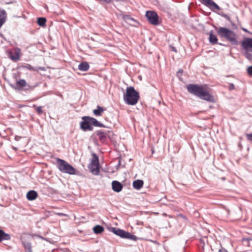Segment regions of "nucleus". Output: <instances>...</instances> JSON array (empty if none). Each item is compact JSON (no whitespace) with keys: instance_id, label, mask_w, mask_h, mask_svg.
Segmentation results:
<instances>
[{"instance_id":"obj_16","label":"nucleus","mask_w":252,"mask_h":252,"mask_svg":"<svg viewBox=\"0 0 252 252\" xmlns=\"http://www.w3.org/2000/svg\"><path fill=\"white\" fill-rule=\"evenodd\" d=\"M144 185V182L141 180H136L133 182V187L136 189L142 188Z\"/></svg>"},{"instance_id":"obj_28","label":"nucleus","mask_w":252,"mask_h":252,"mask_svg":"<svg viewBox=\"0 0 252 252\" xmlns=\"http://www.w3.org/2000/svg\"><path fill=\"white\" fill-rule=\"evenodd\" d=\"M246 137L248 141H252V133L247 134Z\"/></svg>"},{"instance_id":"obj_18","label":"nucleus","mask_w":252,"mask_h":252,"mask_svg":"<svg viewBox=\"0 0 252 252\" xmlns=\"http://www.w3.org/2000/svg\"><path fill=\"white\" fill-rule=\"evenodd\" d=\"M10 239V236L5 233L3 230L0 229V242L3 240H8Z\"/></svg>"},{"instance_id":"obj_1","label":"nucleus","mask_w":252,"mask_h":252,"mask_svg":"<svg viewBox=\"0 0 252 252\" xmlns=\"http://www.w3.org/2000/svg\"><path fill=\"white\" fill-rule=\"evenodd\" d=\"M187 89L189 93L209 102L214 101V96L211 94V89L206 84H189Z\"/></svg>"},{"instance_id":"obj_22","label":"nucleus","mask_w":252,"mask_h":252,"mask_svg":"<svg viewBox=\"0 0 252 252\" xmlns=\"http://www.w3.org/2000/svg\"><path fill=\"white\" fill-rule=\"evenodd\" d=\"M37 24L39 26L44 27L46 22V19L45 18H38L37 19Z\"/></svg>"},{"instance_id":"obj_10","label":"nucleus","mask_w":252,"mask_h":252,"mask_svg":"<svg viewBox=\"0 0 252 252\" xmlns=\"http://www.w3.org/2000/svg\"><path fill=\"white\" fill-rule=\"evenodd\" d=\"M21 56V51L19 48H16L14 49V52L10 54V58L14 62L18 61Z\"/></svg>"},{"instance_id":"obj_12","label":"nucleus","mask_w":252,"mask_h":252,"mask_svg":"<svg viewBox=\"0 0 252 252\" xmlns=\"http://www.w3.org/2000/svg\"><path fill=\"white\" fill-rule=\"evenodd\" d=\"M96 134L101 142L104 143L106 141L107 135L105 132L102 130H98L96 132Z\"/></svg>"},{"instance_id":"obj_15","label":"nucleus","mask_w":252,"mask_h":252,"mask_svg":"<svg viewBox=\"0 0 252 252\" xmlns=\"http://www.w3.org/2000/svg\"><path fill=\"white\" fill-rule=\"evenodd\" d=\"M37 193L34 190H31L28 192L27 194V198L29 200H33L37 197Z\"/></svg>"},{"instance_id":"obj_29","label":"nucleus","mask_w":252,"mask_h":252,"mask_svg":"<svg viewBox=\"0 0 252 252\" xmlns=\"http://www.w3.org/2000/svg\"><path fill=\"white\" fill-rule=\"evenodd\" d=\"M247 71L250 75H252V66L248 67L247 69Z\"/></svg>"},{"instance_id":"obj_6","label":"nucleus","mask_w":252,"mask_h":252,"mask_svg":"<svg viewBox=\"0 0 252 252\" xmlns=\"http://www.w3.org/2000/svg\"><path fill=\"white\" fill-rule=\"evenodd\" d=\"M242 48L245 50L244 56L245 57L251 61L252 60V54L250 52H252V38H246L241 42Z\"/></svg>"},{"instance_id":"obj_32","label":"nucleus","mask_w":252,"mask_h":252,"mask_svg":"<svg viewBox=\"0 0 252 252\" xmlns=\"http://www.w3.org/2000/svg\"><path fill=\"white\" fill-rule=\"evenodd\" d=\"M242 30L246 32H248V33H251L249 31H248L245 28H243L242 29Z\"/></svg>"},{"instance_id":"obj_3","label":"nucleus","mask_w":252,"mask_h":252,"mask_svg":"<svg viewBox=\"0 0 252 252\" xmlns=\"http://www.w3.org/2000/svg\"><path fill=\"white\" fill-rule=\"evenodd\" d=\"M218 35L224 38L234 45L238 44L237 35L232 31L223 27H220L217 29Z\"/></svg>"},{"instance_id":"obj_27","label":"nucleus","mask_w":252,"mask_h":252,"mask_svg":"<svg viewBox=\"0 0 252 252\" xmlns=\"http://www.w3.org/2000/svg\"><path fill=\"white\" fill-rule=\"evenodd\" d=\"M36 111L39 115L42 114L43 113L42 107L39 106V107H36Z\"/></svg>"},{"instance_id":"obj_21","label":"nucleus","mask_w":252,"mask_h":252,"mask_svg":"<svg viewBox=\"0 0 252 252\" xmlns=\"http://www.w3.org/2000/svg\"><path fill=\"white\" fill-rule=\"evenodd\" d=\"M104 228L99 225H96L93 228L94 232L96 234H100L104 231Z\"/></svg>"},{"instance_id":"obj_8","label":"nucleus","mask_w":252,"mask_h":252,"mask_svg":"<svg viewBox=\"0 0 252 252\" xmlns=\"http://www.w3.org/2000/svg\"><path fill=\"white\" fill-rule=\"evenodd\" d=\"M146 15L150 24L154 25H158L159 24L158 16L156 12L148 11L146 12Z\"/></svg>"},{"instance_id":"obj_17","label":"nucleus","mask_w":252,"mask_h":252,"mask_svg":"<svg viewBox=\"0 0 252 252\" xmlns=\"http://www.w3.org/2000/svg\"><path fill=\"white\" fill-rule=\"evenodd\" d=\"M105 110L104 108L100 106H97V108L93 110V113L95 116H101Z\"/></svg>"},{"instance_id":"obj_33","label":"nucleus","mask_w":252,"mask_h":252,"mask_svg":"<svg viewBox=\"0 0 252 252\" xmlns=\"http://www.w3.org/2000/svg\"><path fill=\"white\" fill-rule=\"evenodd\" d=\"M59 215H60V216H64L65 215L63 214V213H59Z\"/></svg>"},{"instance_id":"obj_23","label":"nucleus","mask_w":252,"mask_h":252,"mask_svg":"<svg viewBox=\"0 0 252 252\" xmlns=\"http://www.w3.org/2000/svg\"><path fill=\"white\" fill-rule=\"evenodd\" d=\"M23 244L28 252H32V246L30 243L23 242Z\"/></svg>"},{"instance_id":"obj_2","label":"nucleus","mask_w":252,"mask_h":252,"mask_svg":"<svg viewBox=\"0 0 252 252\" xmlns=\"http://www.w3.org/2000/svg\"><path fill=\"white\" fill-rule=\"evenodd\" d=\"M140 98L138 92L132 87H127L126 93L124 95V99L126 103L130 105H135Z\"/></svg>"},{"instance_id":"obj_20","label":"nucleus","mask_w":252,"mask_h":252,"mask_svg":"<svg viewBox=\"0 0 252 252\" xmlns=\"http://www.w3.org/2000/svg\"><path fill=\"white\" fill-rule=\"evenodd\" d=\"M209 41L212 44H216L218 43L217 36L213 33L212 32L209 34Z\"/></svg>"},{"instance_id":"obj_26","label":"nucleus","mask_w":252,"mask_h":252,"mask_svg":"<svg viewBox=\"0 0 252 252\" xmlns=\"http://www.w3.org/2000/svg\"><path fill=\"white\" fill-rule=\"evenodd\" d=\"M23 68H26L27 69H28L29 70L31 71H35L36 70L35 68H34L33 66H32L31 65L27 64L26 65L23 66Z\"/></svg>"},{"instance_id":"obj_5","label":"nucleus","mask_w":252,"mask_h":252,"mask_svg":"<svg viewBox=\"0 0 252 252\" xmlns=\"http://www.w3.org/2000/svg\"><path fill=\"white\" fill-rule=\"evenodd\" d=\"M56 161L57 167L61 172L69 175L76 174V169L66 161L59 158H57Z\"/></svg>"},{"instance_id":"obj_31","label":"nucleus","mask_w":252,"mask_h":252,"mask_svg":"<svg viewBox=\"0 0 252 252\" xmlns=\"http://www.w3.org/2000/svg\"><path fill=\"white\" fill-rule=\"evenodd\" d=\"M219 252H227V251L224 249H221L219 250Z\"/></svg>"},{"instance_id":"obj_7","label":"nucleus","mask_w":252,"mask_h":252,"mask_svg":"<svg viewBox=\"0 0 252 252\" xmlns=\"http://www.w3.org/2000/svg\"><path fill=\"white\" fill-rule=\"evenodd\" d=\"M98 158L95 155L93 157L91 163L89 164L88 168L91 172L94 175H98L99 172Z\"/></svg>"},{"instance_id":"obj_25","label":"nucleus","mask_w":252,"mask_h":252,"mask_svg":"<svg viewBox=\"0 0 252 252\" xmlns=\"http://www.w3.org/2000/svg\"><path fill=\"white\" fill-rule=\"evenodd\" d=\"M125 236L127 237H125V238H128L134 241L137 239L135 235H133L128 232H126Z\"/></svg>"},{"instance_id":"obj_9","label":"nucleus","mask_w":252,"mask_h":252,"mask_svg":"<svg viewBox=\"0 0 252 252\" xmlns=\"http://www.w3.org/2000/svg\"><path fill=\"white\" fill-rule=\"evenodd\" d=\"M199 1L208 7L212 11H219L220 8L213 0H199Z\"/></svg>"},{"instance_id":"obj_14","label":"nucleus","mask_w":252,"mask_h":252,"mask_svg":"<svg viewBox=\"0 0 252 252\" xmlns=\"http://www.w3.org/2000/svg\"><path fill=\"white\" fill-rule=\"evenodd\" d=\"M6 17V13L4 10L0 11V28L5 22Z\"/></svg>"},{"instance_id":"obj_13","label":"nucleus","mask_w":252,"mask_h":252,"mask_svg":"<svg viewBox=\"0 0 252 252\" xmlns=\"http://www.w3.org/2000/svg\"><path fill=\"white\" fill-rule=\"evenodd\" d=\"M112 231L115 234L120 236L122 238H125V237H126L125 236L126 231L123 230H121L118 228H112Z\"/></svg>"},{"instance_id":"obj_4","label":"nucleus","mask_w":252,"mask_h":252,"mask_svg":"<svg viewBox=\"0 0 252 252\" xmlns=\"http://www.w3.org/2000/svg\"><path fill=\"white\" fill-rule=\"evenodd\" d=\"M82 119L83 121L80 123V126L84 131H92L93 130V127L91 125L98 127L103 126V125L100 124L94 118L89 116H84Z\"/></svg>"},{"instance_id":"obj_11","label":"nucleus","mask_w":252,"mask_h":252,"mask_svg":"<svg viewBox=\"0 0 252 252\" xmlns=\"http://www.w3.org/2000/svg\"><path fill=\"white\" fill-rule=\"evenodd\" d=\"M112 189L116 192H120L123 189V185L121 183L117 181H114L112 183Z\"/></svg>"},{"instance_id":"obj_19","label":"nucleus","mask_w":252,"mask_h":252,"mask_svg":"<svg viewBox=\"0 0 252 252\" xmlns=\"http://www.w3.org/2000/svg\"><path fill=\"white\" fill-rule=\"evenodd\" d=\"M90 66L87 62H82L78 65L80 70L86 71L89 69Z\"/></svg>"},{"instance_id":"obj_24","label":"nucleus","mask_w":252,"mask_h":252,"mask_svg":"<svg viewBox=\"0 0 252 252\" xmlns=\"http://www.w3.org/2000/svg\"><path fill=\"white\" fill-rule=\"evenodd\" d=\"M17 86L20 87H25L27 86V82L24 79H20L16 83Z\"/></svg>"},{"instance_id":"obj_30","label":"nucleus","mask_w":252,"mask_h":252,"mask_svg":"<svg viewBox=\"0 0 252 252\" xmlns=\"http://www.w3.org/2000/svg\"><path fill=\"white\" fill-rule=\"evenodd\" d=\"M234 85L233 84H230L229 85V87H228V88L230 90H232L233 89H234Z\"/></svg>"}]
</instances>
